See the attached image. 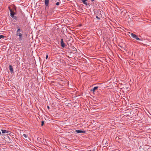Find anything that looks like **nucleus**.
<instances>
[{"mask_svg": "<svg viewBox=\"0 0 151 151\" xmlns=\"http://www.w3.org/2000/svg\"><path fill=\"white\" fill-rule=\"evenodd\" d=\"M25 35L24 32L22 29H18L16 34V36L17 37L18 41L19 42L24 40V37Z\"/></svg>", "mask_w": 151, "mask_h": 151, "instance_id": "1", "label": "nucleus"}, {"mask_svg": "<svg viewBox=\"0 0 151 151\" xmlns=\"http://www.w3.org/2000/svg\"><path fill=\"white\" fill-rule=\"evenodd\" d=\"M103 12L101 11V9L98 10L97 11L96 14L98 16L100 17H102V15L101 14V12Z\"/></svg>", "mask_w": 151, "mask_h": 151, "instance_id": "2", "label": "nucleus"}, {"mask_svg": "<svg viewBox=\"0 0 151 151\" xmlns=\"http://www.w3.org/2000/svg\"><path fill=\"white\" fill-rule=\"evenodd\" d=\"M10 11V16L11 17L12 16L14 15V14H15L16 13L14 12L11 8L9 6L8 7Z\"/></svg>", "mask_w": 151, "mask_h": 151, "instance_id": "3", "label": "nucleus"}, {"mask_svg": "<svg viewBox=\"0 0 151 151\" xmlns=\"http://www.w3.org/2000/svg\"><path fill=\"white\" fill-rule=\"evenodd\" d=\"M135 40H140V39L138 38L137 35L133 33L132 36Z\"/></svg>", "mask_w": 151, "mask_h": 151, "instance_id": "4", "label": "nucleus"}, {"mask_svg": "<svg viewBox=\"0 0 151 151\" xmlns=\"http://www.w3.org/2000/svg\"><path fill=\"white\" fill-rule=\"evenodd\" d=\"M61 45L62 47H64L65 46V44L63 42V39H61Z\"/></svg>", "mask_w": 151, "mask_h": 151, "instance_id": "5", "label": "nucleus"}, {"mask_svg": "<svg viewBox=\"0 0 151 151\" xmlns=\"http://www.w3.org/2000/svg\"><path fill=\"white\" fill-rule=\"evenodd\" d=\"M75 132H76L77 133H85V132L84 131L79 130H76L75 131Z\"/></svg>", "mask_w": 151, "mask_h": 151, "instance_id": "6", "label": "nucleus"}, {"mask_svg": "<svg viewBox=\"0 0 151 151\" xmlns=\"http://www.w3.org/2000/svg\"><path fill=\"white\" fill-rule=\"evenodd\" d=\"M49 0H45V4L46 6H47L49 4Z\"/></svg>", "mask_w": 151, "mask_h": 151, "instance_id": "7", "label": "nucleus"}, {"mask_svg": "<svg viewBox=\"0 0 151 151\" xmlns=\"http://www.w3.org/2000/svg\"><path fill=\"white\" fill-rule=\"evenodd\" d=\"M11 17L14 20L15 22L17 21L18 20V18L15 16L13 15Z\"/></svg>", "mask_w": 151, "mask_h": 151, "instance_id": "8", "label": "nucleus"}, {"mask_svg": "<svg viewBox=\"0 0 151 151\" xmlns=\"http://www.w3.org/2000/svg\"><path fill=\"white\" fill-rule=\"evenodd\" d=\"M87 0H81V1L85 5H88V3L87 2Z\"/></svg>", "mask_w": 151, "mask_h": 151, "instance_id": "9", "label": "nucleus"}, {"mask_svg": "<svg viewBox=\"0 0 151 151\" xmlns=\"http://www.w3.org/2000/svg\"><path fill=\"white\" fill-rule=\"evenodd\" d=\"M98 88V87L96 86L94 87L92 89H91V91L93 92H94Z\"/></svg>", "mask_w": 151, "mask_h": 151, "instance_id": "10", "label": "nucleus"}, {"mask_svg": "<svg viewBox=\"0 0 151 151\" xmlns=\"http://www.w3.org/2000/svg\"><path fill=\"white\" fill-rule=\"evenodd\" d=\"M9 70L10 71L12 72L13 71V68L12 67V66L11 65H9Z\"/></svg>", "mask_w": 151, "mask_h": 151, "instance_id": "11", "label": "nucleus"}, {"mask_svg": "<svg viewBox=\"0 0 151 151\" xmlns=\"http://www.w3.org/2000/svg\"><path fill=\"white\" fill-rule=\"evenodd\" d=\"M1 131H2V133H9L8 131H7L5 130H1Z\"/></svg>", "mask_w": 151, "mask_h": 151, "instance_id": "12", "label": "nucleus"}, {"mask_svg": "<svg viewBox=\"0 0 151 151\" xmlns=\"http://www.w3.org/2000/svg\"><path fill=\"white\" fill-rule=\"evenodd\" d=\"M127 35H128L129 36H132V35L133 34V33L130 32H127Z\"/></svg>", "mask_w": 151, "mask_h": 151, "instance_id": "13", "label": "nucleus"}, {"mask_svg": "<svg viewBox=\"0 0 151 151\" xmlns=\"http://www.w3.org/2000/svg\"><path fill=\"white\" fill-rule=\"evenodd\" d=\"M23 137L24 138H26L27 137V136L25 134H23Z\"/></svg>", "mask_w": 151, "mask_h": 151, "instance_id": "14", "label": "nucleus"}, {"mask_svg": "<svg viewBox=\"0 0 151 151\" xmlns=\"http://www.w3.org/2000/svg\"><path fill=\"white\" fill-rule=\"evenodd\" d=\"M96 17L98 19H99L101 18H102V17H100L98 16L97 15V16Z\"/></svg>", "mask_w": 151, "mask_h": 151, "instance_id": "15", "label": "nucleus"}, {"mask_svg": "<svg viewBox=\"0 0 151 151\" xmlns=\"http://www.w3.org/2000/svg\"><path fill=\"white\" fill-rule=\"evenodd\" d=\"M4 37V36H3V35H0V39H2Z\"/></svg>", "mask_w": 151, "mask_h": 151, "instance_id": "16", "label": "nucleus"}, {"mask_svg": "<svg viewBox=\"0 0 151 151\" xmlns=\"http://www.w3.org/2000/svg\"><path fill=\"white\" fill-rule=\"evenodd\" d=\"M44 122L43 121H42V124H41V126H42L44 124Z\"/></svg>", "mask_w": 151, "mask_h": 151, "instance_id": "17", "label": "nucleus"}, {"mask_svg": "<svg viewBox=\"0 0 151 151\" xmlns=\"http://www.w3.org/2000/svg\"><path fill=\"white\" fill-rule=\"evenodd\" d=\"M60 4V3L59 2H57L56 4V5H59Z\"/></svg>", "mask_w": 151, "mask_h": 151, "instance_id": "18", "label": "nucleus"}, {"mask_svg": "<svg viewBox=\"0 0 151 151\" xmlns=\"http://www.w3.org/2000/svg\"><path fill=\"white\" fill-rule=\"evenodd\" d=\"M48 58V55H47L46 56V59H47Z\"/></svg>", "mask_w": 151, "mask_h": 151, "instance_id": "19", "label": "nucleus"}, {"mask_svg": "<svg viewBox=\"0 0 151 151\" xmlns=\"http://www.w3.org/2000/svg\"><path fill=\"white\" fill-rule=\"evenodd\" d=\"M57 27H58V26L57 25L55 26L54 27V28H57Z\"/></svg>", "mask_w": 151, "mask_h": 151, "instance_id": "20", "label": "nucleus"}, {"mask_svg": "<svg viewBox=\"0 0 151 151\" xmlns=\"http://www.w3.org/2000/svg\"><path fill=\"white\" fill-rule=\"evenodd\" d=\"M91 1L92 2H93L95 0H91Z\"/></svg>", "mask_w": 151, "mask_h": 151, "instance_id": "21", "label": "nucleus"}, {"mask_svg": "<svg viewBox=\"0 0 151 151\" xmlns=\"http://www.w3.org/2000/svg\"><path fill=\"white\" fill-rule=\"evenodd\" d=\"M30 25H31V24H30V23H29V24H28L29 26Z\"/></svg>", "mask_w": 151, "mask_h": 151, "instance_id": "22", "label": "nucleus"}, {"mask_svg": "<svg viewBox=\"0 0 151 151\" xmlns=\"http://www.w3.org/2000/svg\"><path fill=\"white\" fill-rule=\"evenodd\" d=\"M33 27H30L29 28H32Z\"/></svg>", "mask_w": 151, "mask_h": 151, "instance_id": "23", "label": "nucleus"}, {"mask_svg": "<svg viewBox=\"0 0 151 151\" xmlns=\"http://www.w3.org/2000/svg\"><path fill=\"white\" fill-rule=\"evenodd\" d=\"M47 108H49V106H47Z\"/></svg>", "mask_w": 151, "mask_h": 151, "instance_id": "24", "label": "nucleus"}, {"mask_svg": "<svg viewBox=\"0 0 151 151\" xmlns=\"http://www.w3.org/2000/svg\"><path fill=\"white\" fill-rule=\"evenodd\" d=\"M1 132L0 131V135L1 134Z\"/></svg>", "mask_w": 151, "mask_h": 151, "instance_id": "25", "label": "nucleus"}, {"mask_svg": "<svg viewBox=\"0 0 151 151\" xmlns=\"http://www.w3.org/2000/svg\"><path fill=\"white\" fill-rule=\"evenodd\" d=\"M18 27L19 28V27ZM17 28H18V27H17Z\"/></svg>", "mask_w": 151, "mask_h": 151, "instance_id": "26", "label": "nucleus"}]
</instances>
